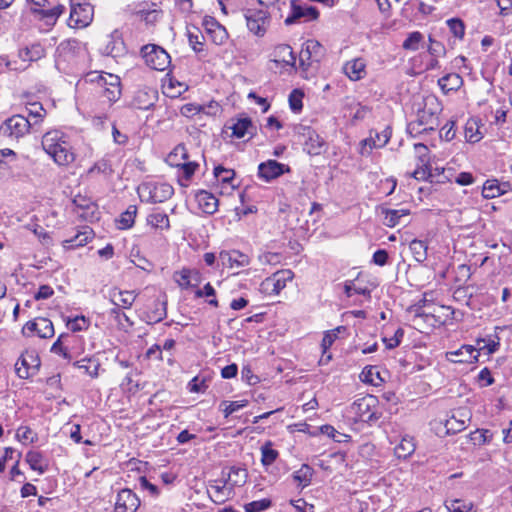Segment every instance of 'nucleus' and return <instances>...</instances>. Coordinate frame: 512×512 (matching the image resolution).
Wrapping results in <instances>:
<instances>
[{"instance_id":"obj_1","label":"nucleus","mask_w":512,"mask_h":512,"mask_svg":"<svg viewBox=\"0 0 512 512\" xmlns=\"http://www.w3.org/2000/svg\"><path fill=\"white\" fill-rule=\"evenodd\" d=\"M415 118L407 125V131L414 137L435 131L439 126V115L443 105L439 98H416L413 103Z\"/></svg>"},{"instance_id":"obj_2","label":"nucleus","mask_w":512,"mask_h":512,"mask_svg":"<svg viewBox=\"0 0 512 512\" xmlns=\"http://www.w3.org/2000/svg\"><path fill=\"white\" fill-rule=\"evenodd\" d=\"M43 150L58 165L67 167L76 160L70 136L59 129L47 131L41 140Z\"/></svg>"},{"instance_id":"obj_3","label":"nucleus","mask_w":512,"mask_h":512,"mask_svg":"<svg viewBox=\"0 0 512 512\" xmlns=\"http://www.w3.org/2000/svg\"><path fill=\"white\" fill-rule=\"evenodd\" d=\"M349 414L354 422L373 425L382 417L383 409L378 397L367 394L350 405Z\"/></svg>"},{"instance_id":"obj_4","label":"nucleus","mask_w":512,"mask_h":512,"mask_svg":"<svg viewBox=\"0 0 512 512\" xmlns=\"http://www.w3.org/2000/svg\"><path fill=\"white\" fill-rule=\"evenodd\" d=\"M80 83L87 86V91L91 94L115 96L121 93L120 78L111 73L92 71L87 73Z\"/></svg>"},{"instance_id":"obj_5","label":"nucleus","mask_w":512,"mask_h":512,"mask_svg":"<svg viewBox=\"0 0 512 512\" xmlns=\"http://www.w3.org/2000/svg\"><path fill=\"white\" fill-rule=\"evenodd\" d=\"M137 192L142 202L157 204L170 199L174 188L166 182L147 181L138 186Z\"/></svg>"},{"instance_id":"obj_6","label":"nucleus","mask_w":512,"mask_h":512,"mask_svg":"<svg viewBox=\"0 0 512 512\" xmlns=\"http://www.w3.org/2000/svg\"><path fill=\"white\" fill-rule=\"evenodd\" d=\"M324 54L323 46L314 39L307 40L299 53V67L303 77L308 78L316 70L315 64L319 63Z\"/></svg>"},{"instance_id":"obj_7","label":"nucleus","mask_w":512,"mask_h":512,"mask_svg":"<svg viewBox=\"0 0 512 512\" xmlns=\"http://www.w3.org/2000/svg\"><path fill=\"white\" fill-rule=\"evenodd\" d=\"M138 297V292L135 290H122L118 287H113L109 290V300L113 304L110 313L115 319L124 317L128 320V317L122 310H127L132 307L135 300Z\"/></svg>"},{"instance_id":"obj_8","label":"nucleus","mask_w":512,"mask_h":512,"mask_svg":"<svg viewBox=\"0 0 512 512\" xmlns=\"http://www.w3.org/2000/svg\"><path fill=\"white\" fill-rule=\"evenodd\" d=\"M15 373L20 379H29L35 376L41 367V359L35 349H25L15 365Z\"/></svg>"},{"instance_id":"obj_9","label":"nucleus","mask_w":512,"mask_h":512,"mask_svg":"<svg viewBox=\"0 0 512 512\" xmlns=\"http://www.w3.org/2000/svg\"><path fill=\"white\" fill-rule=\"evenodd\" d=\"M294 278V272L290 269H281L265 278L260 284V292L266 296L279 295L287 283Z\"/></svg>"},{"instance_id":"obj_10","label":"nucleus","mask_w":512,"mask_h":512,"mask_svg":"<svg viewBox=\"0 0 512 512\" xmlns=\"http://www.w3.org/2000/svg\"><path fill=\"white\" fill-rule=\"evenodd\" d=\"M142 57L147 66L157 71H165L171 65V57L162 47L148 44L141 49Z\"/></svg>"},{"instance_id":"obj_11","label":"nucleus","mask_w":512,"mask_h":512,"mask_svg":"<svg viewBox=\"0 0 512 512\" xmlns=\"http://www.w3.org/2000/svg\"><path fill=\"white\" fill-rule=\"evenodd\" d=\"M21 334L26 338L39 337L49 339L54 336L55 330L53 322L49 318L35 317L23 325Z\"/></svg>"},{"instance_id":"obj_12","label":"nucleus","mask_w":512,"mask_h":512,"mask_svg":"<svg viewBox=\"0 0 512 512\" xmlns=\"http://www.w3.org/2000/svg\"><path fill=\"white\" fill-rule=\"evenodd\" d=\"M94 8L90 3L72 2L68 25L72 28L87 27L93 20Z\"/></svg>"},{"instance_id":"obj_13","label":"nucleus","mask_w":512,"mask_h":512,"mask_svg":"<svg viewBox=\"0 0 512 512\" xmlns=\"http://www.w3.org/2000/svg\"><path fill=\"white\" fill-rule=\"evenodd\" d=\"M31 124L28 118L22 115H13L1 125V132L10 139H20L29 133Z\"/></svg>"},{"instance_id":"obj_14","label":"nucleus","mask_w":512,"mask_h":512,"mask_svg":"<svg viewBox=\"0 0 512 512\" xmlns=\"http://www.w3.org/2000/svg\"><path fill=\"white\" fill-rule=\"evenodd\" d=\"M173 281L181 290H196L202 281V274L197 268L182 267L173 273Z\"/></svg>"},{"instance_id":"obj_15","label":"nucleus","mask_w":512,"mask_h":512,"mask_svg":"<svg viewBox=\"0 0 512 512\" xmlns=\"http://www.w3.org/2000/svg\"><path fill=\"white\" fill-rule=\"evenodd\" d=\"M415 152L417 153V163L415 170L411 173V177L416 180L427 181L434 175L430 167L429 149L422 143L414 144Z\"/></svg>"},{"instance_id":"obj_16","label":"nucleus","mask_w":512,"mask_h":512,"mask_svg":"<svg viewBox=\"0 0 512 512\" xmlns=\"http://www.w3.org/2000/svg\"><path fill=\"white\" fill-rule=\"evenodd\" d=\"M74 212L84 221L93 222L99 219V208L90 197L77 194L73 198Z\"/></svg>"},{"instance_id":"obj_17","label":"nucleus","mask_w":512,"mask_h":512,"mask_svg":"<svg viewBox=\"0 0 512 512\" xmlns=\"http://www.w3.org/2000/svg\"><path fill=\"white\" fill-rule=\"evenodd\" d=\"M245 18L250 32L258 37L265 35L270 24V17L266 11L249 9L245 13Z\"/></svg>"},{"instance_id":"obj_18","label":"nucleus","mask_w":512,"mask_h":512,"mask_svg":"<svg viewBox=\"0 0 512 512\" xmlns=\"http://www.w3.org/2000/svg\"><path fill=\"white\" fill-rule=\"evenodd\" d=\"M319 11L308 5H301L297 0L291 1V14L285 19L286 25H291L303 19V21H313L318 19Z\"/></svg>"},{"instance_id":"obj_19","label":"nucleus","mask_w":512,"mask_h":512,"mask_svg":"<svg viewBox=\"0 0 512 512\" xmlns=\"http://www.w3.org/2000/svg\"><path fill=\"white\" fill-rule=\"evenodd\" d=\"M220 111V104L213 99L210 100L207 104L187 103L180 109L181 114L187 118H191L199 114L215 116Z\"/></svg>"},{"instance_id":"obj_20","label":"nucleus","mask_w":512,"mask_h":512,"mask_svg":"<svg viewBox=\"0 0 512 512\" xmlns=\"http://www.w3.org/2000/svg\"><path fill=\"white\" fill-rule=\"evenodd\" d=\"M140 506V499L131 489H122L118 492L114 505V512H136Z\"/></svg>"},{"instance_id":"obj_21","label":"nucleus","mask_w":512,"mask_h":512,"mask_svg":"<svg viewBox=\"0 0 512 512\" xmlns=\"http://www.w3.org/2000/svg\"><path fill=\"white\" fill-rule=\"evenodd\" d=\"M303 130V136L305 137L303 142L304 151L312 156L322 154L326 147L324 139L310 127H305Z\"/></svg>"},{"instance_id":"obj_22","label":"nucleus","mask_w":512,"mask_h":512,"mask_svg":"<svg viewBox=\"0 0 512 512\" xmlns=\"http://www.w3.org/2000/svg\"><path fill=\"white\" fill-rule=\"evenodd\" d=\"M289 166L282 164L276 160H268L262 162L258 166V176L265 181H271L283 175L285 172H289Z\"/></svg>"},{"instance_id":"obj_23","label":"nucleus","mask_w":512,"mask_h":512,"mask_svg":"<svg viewBox=\"0 0 512 512\" xmlns=\"http://www.w3.org/2000/svg\"><path fill=\"white\" fill-rule=\"evenodd\" d=\"M479 353L473 345H462L455 351L446 352V359L452 363H474L478 360Z\"/></svg>"},{"instance_id":"obj_24","label":"nucleus","mask_w":512,"mask_h":512,"mask_svg":"<svg viewBox=\"0 0 512 512\" xmlns=\"http://www.w3.org/2000/svg\"><path fill=\"white\" fill-rule=\"evenodd\" d=\"M100 52L104 56L118 59L126 54V48L123 40L118 35L112 34L105 38L104 43L100 48Z\"/></svg>"},{"instance_id":"obj_25","label":"nucleus","mask_w":512,"mask_h":512,"mask_svg":"<svg viewBox=\"0 0 512 512\" xmlns=\"http://www.w3.org/2000/svg\"><path fill=\"white\" fill-rule=\"evenodd\" d=\"M225 128L231 130V138L241 139L246 134L250 133V130L254 129L252 120L248 116L240 115L239 117L232 118Z\"/></svg>"},{"instance_id":"obj_26","label":"nucleus","mask_w":512,"mask_h":512,"mask_svg":"<svg viewBox=\"0 0 512 512\" xmlns=\"http://www.w3.org/2000/svg\"><path fill=\"white\" fill-rule=\"evenodd\" d=\"M195 201L198 208L208 215H213L217 212L219 206L218 198L211 192L206 190H199L195 193Z\"/></svg>"},{"instance_id":"obj_27","label":"nucleus","mask_w":512,"mask_h":512,"mask_svg":"<svg viewBox=\"0 0 512 512\" xmlns=\"http://www.w3.org/2000/svg\"><path fill=\"white\" fill-rule=\"evenodd\" d=\"M167 317V301L156 298L152 305L144 311V319L148 324L161 322Z\"/></svg>"},{"instance_id":"obj_28","label":"nucleus","mask_w":512,"mask_h":512,"mask_svg":"<svg viewBox=\"0 0 512 512\" xmlns=\"http://www.w3.org/2000/svg\"><path fill=\"white\" fill-rule=\"evenodd\" d=\"M200 167L196 159H190L186 162L180 163L178 167H174L176 171L177 181L179 185L187 187Z\"/></svg>"},{"instance_id":"obj_29","label":"nucleus","mask_w":512,"mask_h":512,"mask_svg":"<svg viewBox=\"0 0 512 512\" xmlns=\"http://www.w3.org/2000/svg\"><path fill=\"white\" fill-rule=\"evenodd\" d=\"M219 257L231 269L246 267L251 262L250 257L239 250L221 251Z\"/></svg>"},{"instance_id":"obj_30","label":"nucleus","mask_w":512,"mask_h":512,"mask_svg":"<svg viewBox=\"0 0 512 512\" xmlns=\"http://www.w3.org/2000/svg\"><path fill=\"white\" fill-rule=\"evenodd\" d=\"M65 11V6L58 4L52 8L39 7L33 11L35 17L45 23V25L51 27L54 26L58 18Z\"/></svg>"},{"instance_id":"obj_31","label":"nucleus","mask_w":512,"mask_h":512,"mask_svg":"<svg viewBox=\"0 0 512 512\" xmlns=\"http://www.w3.org/2000/svg\"><path fill=\"white\" fill-rule=\"evenodd\" d=\"M25 462L31 470L39 475L44 474L49 469V460L39 450H29L25 455Z\"/></svg>"},{"instance_id":"obj_32","label":"nucleus","mask_w":512,"mask_h":512,"mask_svg":"<svg viewBox=\"0 0 512 512\" xmlns=\"http://www.w3.org/2000/svg\"><path fill=\"white\" fill-rule=\"evenodd\" d=\"M146 223L154 230L168 231L171 228L169 215L159 208L153 209L147 215Z\"/></svg>"},{"instance_id":"obj_33","label":"nucleus","mask_w":512,"mask_h":512,"mask_svg":"<svg viewBox=\"0 0 512 512\" xmlns=\"http://www.w3.org/2000/svg\"><path fill=\"white\" fill-rule=\"evenodd\" d=\"M93 238L94 231L90 227L84 226L73 237L64 240L63 246L67 249H75L85 246Z\"/></svg>"},{"instance_id":"obj_34","label":"nucleus","mask_w":512,"mask_h":512,"mask_svg":"<svg viewBox=\"0 0 512 512\" xmlns=\"http://www.w3.org/2000/svg\"><path fill=\"white\" fill-rule=\"evenodd\" d=\"M416 450V440L413 436L405 435L394 447V455L399 460H407Z\"/></svg>"},{"instance_id":"obj_35","label":"nucleus","mask_w":512,"mask_h":512,"mask_svg":"<svg viewBox=\"0 0 512 512\" xmlns=\"http://www.w3.org/2000/svg\"><path fill=\"white\" fill-rule=\"evenodd\" d=\"M483 127V124L481 123V120L478 118H469L464 127V135L465 139L469 143H477L479 142L483 137L484 133L481 130Z\"/></svg>"},{"instance_id":"obj_36","label":"nucleus","mask_w":512,"mask_h":512,"mask_svg":"<svg viewBox=\"0 0 512 512\" xmlns=\"http://www.w3.org/2000/svg\"><path fill=\"white\" fill-rule=\"evenodd\" d=\"M73 366L82 370L83 373L90 378L95 379L99 376L101 363L98 358L91 356L75 361Z\"/></svg>"},{"instance_id":"obj_37","label":"nucleus","mask_w":512,"mask_h":512,"mask_svg":"<svg viewBox=\"0 0 512 512\" xmlns=\"http://www.w3.org/2000/svg\"><path fill=\"white\" fill-rule=\"evenodd\" d=\"M272 56V60L275 63H281L287 66H294L296 63V57L292 48L286 44L276 46L273 50Z\"/></svg>"},{"instance_id":"obj_38","label":"nucleus","mask_w":512,"mask_h":512,"mask_svg":"<svg viewBox=\"0 0 512 512\" xmlns=\"http://www.w3.org/2000/svg\"><path fill=\"white\" fill-rule=\"evenodd\" d=\"M343 329L342 326H339L335 329L328 330L324 333V336L321 341V348H322V357L320 358L319 363L320 364H326L331 359V354H327L330 347L333 345L335 340L338 338V334L340 330Z\"/></svg>"},{"instance_id":"obj_39","label":"nucleus","mask_w":512,"mask_h":512,"mask_svg":"<svg viewBox=\"0 0 512 512\" xmlns=\"http://www.w3.org/2000/svg\"><path fill=\"white\" fill-rule=\"evenodd\" d=\"M366 64L363 59L357 58L353 59L351 61H348L344 67V73L351 79V80H360L363 78L366 74L365 71Z\"/></svg>"},{"instance_id":"obj_40","label":"nucleus","mask_w":512,"mask_h":512,"mask_svg":"<svg viewBox=\"0 0 512 512\" xmlns=\"http://www.w3.org/2000/svg\"><path fill=\"white\" fill-rule=\"evenodd\" d=\"M192 159L186 146L184 144H178L174 149L167 155L166 163L170 167H178L180 163L186 162Z\"/></svg>"},{"instance_id":"obj_41","label":"nucleus","mask_w":512,"mask_h":512,"mask_svg":"<svg viewBox=\"0 0 512 512\" xmlns=\"http://www.w3.org/2000/svg\"><path fill=\"white\" fill-rule=\"evenodd\" d=\"M381 214L383 215V224L387 227L393 228L400 223V219L403 216L410 214L409 209H389L381 208Z\"/></svg>"},{"instance_id":"obj_42","label":"nucleus","mask_w":512,"mask_h":512,"mask_svg":"<svg viewBox=\"0 0 512 512\" xmlns=\"http://www.w3.org/2000/svg\"><path fill=\"white\" fill-rule=\"evenodd\" d=\"M194 296L196 298H205L207 304L213 308L219 307L216 290L210 282H207L203 288L194 290Z\"/></svg>"},{"instance_id":"obj_43","label":"nucleus","mask_w":512,"mask_h":512,"mask_svg":"<svg viewBox=\"0 0 512 512\" xmlns=\"http://www.w3.org/2000/svg\"><path fill=\"white\" fill-rule=\"evenodd\" d=\"M137 212L138 208L136 205H129L127 209L119 215V218H117V227L121 230L132 228L135 223Z\"/></svg>"},{"instance_id":"obj_44","label":"nucleus","mask_w":512,"mask_h":512,"mask_svg":"<svg viewBox=\"0 0 512 512\" xmlns=\"http://www.w3.org/2000/svg\"><path fill=\"white\" fill-rule=\"evenodd\" d=\"M412 257L418 263H423L428 256V243L424 240L413 239L409 244Z\"/></svg>"},{"instance_id":"obj_45","label":"nucleus","mask_w":512,"mask_h":512,"mask_svg":"<svg viewBox=\"0 0 512 512\" xmlns=\"http://www.w3.org/2000/svg\"><path fill=\"white\" fill-rule=\"evenodd\" d=\"M261 464L264 467L271 466L279 457V451L273 448V442L267 440L260 448Z\"/></svg>"},{"instance_id":"obj_46","label":"nucleus","mask_w":512,"mask_h":512,"mask_svg":"<svg viewBox=\"0 0 512 512\" xmlns=\"http://www.w3.org/2000/svg\"><path fill=\"white\" fill-rule=\"evenodd\" d=\"M15 438L22 445H32L38 441V434L27 425H20L15 434Z\"/></svg>"},{"instance_id":"obj_47","label":"nucleus","mask_w":512,"mask_h":512,"mask_svg":"<svg viewBox=\"0 0 512 512\" xmlns=\"http://www.w3.org/2000/svg\"><path fill=\"white\" fill-rule=\"evenodd\" d=\"M443 93L447 94L451 91H457L461 87L463 81L458 74H448L438 81Z\"/></svg>"},{"instance_id":"obj_48","label":"nucleus","mask_w":512,"mask_h":512,"mask_svg":"<svg viewBox=\"0 0 512 512\" xmlns=\"http://www.w3.org/2000/svg\"><path fill=\"white\" fill-rule=\"evenodd\" d=\"M478 346V353L480 354V351H485L486 354L490 355L495 353L499 347H500V338L497 334H495L492 337L486 338H479L476 341Z\"/></svg>"},{"instance_id":"obj_49","label":"nucleus","mask_w":512,"mask_h":512,"mask_svg":"<svg viewBox=\"0 0 512 512\" xmlns=\"http://www.w3.org/2000/svg\"><path fill=\"white\" fill-rule=\"evenodd\" d=\"M69 341L67 337H64L63 333L60 334L57 340L52 344L50 351L64 359L71 360V353L67 346L70 343Z\"/></svg>"},{"instance_id":"obj_50","label":"nucleus","mask_w":512,"mask_h":512,"mask_svg":"<svg viewBox=\"0 0 512 512\" xmlns=\"http://www.w3.org/2000/svg\"><path fill=\"white\" fill-rule=\"evenodd\" d=\"M361 380L373 386H380L384 382L376 366L365 367L361 373Z\"/></svg>"},{"instance_id":"obj_51","label":"nucleus","mask_w":512,"mask_h":512,"mask_svg":"<svg viewBox=\"0 0 512 512\" xmlns=\"http://www.w3.org/2000/svg\"><path fill=\"white\" fill-rule=\"evenodd\" d=\"M26 109L28 116L33 120L34 124L41 122L47 115L42 103L38 101L27 102Z\"/></svg>"},{"instance_id":"obj_52","label":"nucleus","mask_w":512,"mask_h":512,"mask_svg":"<svg viewBox=\"0 0 512 512\" xmlns=\"http://www.w3.org/2000/svg\"><path fill=\"white\" fill-rule=\"evenodd\" d=\"M312 476L313 469L309 465L303 464L299 470L294 472L293 479L298 483L299 486L304 488L310 485Z\"/></svg>"},{"instance_id":"obj_53","label":"nucleus","mask_w":512,"mask_h":512,"mask_svg":"<svg viewBox=\"0 0 512 512\" xmlns=\"http://www.w3.org/2000/svg\"><path fill=\"white\" fill-rule=\"evenodd\" d=\"M44 55V49L41 45L36 44L31 47L21 49L19 51V57L24 61H36Z\"/></svg>"},{"instance_id":"obj_54","label":"nucleus","mask_w":512,"mask_h":512,"mask_svg":"<svg viewBox=\"0 0 512 512\" xmlns=\"http://www.w3.org/2000/svg\"><path fill=\"white\" fill-rule=\"evenodd\" d=\"M90 320L85 316H76L74 318H68L66 321L67 328L75 334L76 332L85 331L90 327Z\"/></svg>"},{"instance_id":"obj_55","label":"nucleus","mask_w":512,"mask_h":512,"mask_svg":"<svg viewBox=\"0 0 512 512\" xmlns=\"http://www.w3.org/2000/svg\"><path fill=\"white\" fill-rule=\"evenodd\" d=\"M64 337H67L68 340H70L69 344L67 345L69 348V351L71 353V359L75 355H79L84 352V342L83 338L80 335L73 334V333H63Z\"/></svg>"},{"instance_id":"obj_56","label":"nucleus","mask_w":512,"mask_h":512,"mask_svg":"<svg viewBox=\"0 0 512 512\" xmlns=\"http://www.w3.org/2000/svg\"><path fill=\"white\" fill-rule=\"evenodd\" d=\"M503 191L497 179H488L484 182L482 194L486 199H492L500 196Z\"/></svg>"},{"instance_id":"obj_57","label":"nucleus","mask_w":512,"mask_h":512,"mask_svg":"<svg viewBox=\"0 0 512 512\" xmlns=\"http://www.w3.org/2000/svg\"><path fill=\"white\" fill-rule=\"evenodd\" d=\"M214 176L217 180V182H220L222 184L230 185L231 187H234L232 182L235 178V172L232 169L224 168L223 166L219 165L214 168Z\"/></svg>"},{"instance_id":"obj_58","label":"nucleus","mask_w":512,"mask_h":512,"mask_svg":"<svg viewBox=\"0 0 512 512\" xmlns=\"http://www.w3.org/2000/svg\"><path fill=\"white\" fill-rule=\"evenodd\" d=\"M320 432H321V434L328 436L329 438L333 439L335 442H338V443L349 442L351 439L350 435L338 432L330 424L322 425L320 427Z\"/></svg>"},{"instance_id":"obj_59","label":"nucleus","mask_w":512,"mask_h":512,"mask_svg":"<svg viewBox=\"0 0 512 512\" xmlns=\"http://www.w3.org/2000/svg\"><path fill=\"white\" fill-rule=\"evenodd\" d=\"M473 507V502L462 499H454L449 502H445L447 512H470Z\"/></svg>"},{"instance_id":"obj_60","label":"nucleus","mask_w":512,"mask_h":512,"mask_svg":"<svg viewBox=\"0 0 512 512\" xmlns=\"http://www.w3.org/2000/svg\"><path fill=\"white\" fill-rule=\"evenodd\" d=\"M248 400L243 399L239 401H222L220 404V409L225 418H228L234 412L246 407L248 405Z\"/></svg>"},{"instance_id":"obj_61","label":"nucleus","mask_w":512,"mask_h":512,"mask_svg":"<svg viewBox=\"0 0 512 512\" xmlns=\"http://www.w3.org/2000/svg\"><path fill=\"white\" fill-rule=\"evenodd\" d=\"M122 390L128 395H135L141 389L138 380H134L131 374H127L121 382Z\"/></svg>"},{"instance_id":"obj_62","label":"nucleus","mask_w":512,"mask_h":512,"mask_svg":"<svg viewBox=\"0 0 512 512\" xmlns=\"http://www.w3.org/2000/svg\"><path fill=\"white\" fill-rule=\"evenodd\" d=\"M446 431L448 434H456L466 428V419H457L455 415L446 420Z\"/></svg>"},{"instance_id":"obj_63","label":"nucleus","mask_w":512,"mask_h":512,"mask_svg":"<svg viewBox=\"0 0 512 512\" xmlns=\"http://www.w3.org/2000/svg\"><path fill=\"white\" fill-rule=\"evenodd\" d=\"M423 38L422 33L414 31L408 35L402 46L405 50L416 51L419 49V44L423 41Z\"/></svg>"},{"instance_id":"obj_64","label":"nucleus","mask_w":512,"mask_h":512,"mask_svg":"<svg viewBox=\"0 0 512 512\" xmlns=\"http://www.w3.org/2000/svg\"><path fill=\"white\" fill-rule=\"evenodd\" d=\"M270 506L271 500L268 498H263L245 504L244 508L246 512H261L266 510Z\"/></svg>"}]
</instances>
